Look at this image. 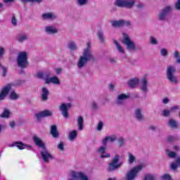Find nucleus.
Masks as SVG:
<instances>
[{
	"mask_svg": "<svg viewBox=\"0 0 180 180\" xmlns=\"http://www.w3.org/2000/svg\"><path fill=\"white\" fill-rule=\"evenodd\" d=\"M96 60L95 56H94V54H92L91 43L88 42L86 44V48L83 50L82 55L78 60L77 68L81 70V68H84V67L86 65L88 61L95 63Z\"/></svg>",
	"mask_w": 180,
	"mask_h": 180,
	"instance_id": "nucleus-1",
	"label": "nucleus"
},
{
	"mask_svg": "<svg viewBox=\"0 0 180 180\" xmlns=\"http://www.w3.org/2000/svg\"><path fill=\"white\" fill-rule=\"evenodd\" d=\"M33 141L36 146H38L39 148H41V155L44 162H50V161H51V160L53 158V155H51V153L47 150L46 146H44V143H43V141H41L40 138L36 136H33Z\"/></svg>",
	"mask_w": 180,
	"mask_h": 180,
	"instance_id": "nucleus-2",
	"label": "nucleus"
},
{
	"mask_svg": "<svg viewBox=\"0 0 180 180\" xmlns=\"http://www.w3.org/2000/svg\"><path fill=\"white\" fill-rule=\"evenodd\" d=\"M176 72V68L175 66L169 65L167 67L166 77L171 84L176 85L178 84V77L175 75Z\"/></svg>",
	"mask_w": 180,
	"mask_h": 180,
	"instance_id": "nucleus-3",
	"label": "nucleus"
},
{
	"mask_svg": "<svg viewBox=\"0 0 180 180\" xmlns=\"http://www.w3.org/2000/svg\"><path fill=\"white\" fill-rule=\"evenodd\" d=\"M143 169V165H137L129 171H128L125 174V180H134L137 178V174Z\"/></svg>",
	"mask_w": 180,
	"mask_h": 180,
	"instance_id": "nucleus-4",
	"label": "nucleus"
},
{
	"mask_svg": "<svg viewBox=\"0 0 180 180\" xmlns=\"http://www.w3.org/2000/svg\"><path fill=\"white\" fill-rule=\"evenodd\" d=\"M135 4L136 0H116L114 2L115 6H118V8H127L128 9H131Z\"/></svg>",
	"mask_w": 180,
	"mask_h": 180,
	"instance_id": "nucleus-5",
	"label": "nucleus"
},
{
	"mask_svg": "<svg viewBox=\"0 0 180 180\" xmlns=\"http://www.w3.org/2000/svg\"><path fill=\"white\" fill-rule=\"evenodd\" d=\"M17 64L20 68H26L28 65L27 62V53L26 52H20L17 57Z\"/></svg>",
	"mask_w": 180,
	"mask_h": 180,
	"instance_id": "nucleus-6",
	"label": "nucleus"
},
{
	"mask_svg": "<svg viewBox=\"0 0 180 180\" xmlns=\"http://www.w3.org/2000/svg\"><path fill=\"white\" fill-rule=\"evenodd\" d=\"M120 158V157L119 156V155H115L112 162L109 163V166L107 169L109 172H112V171H115V169H117L118 168H120V167H122L123 162H121L120 163H117L119 162Z\"/></svg>",
	"mask_w": 180,
	"mask_h": 180,
	"instance_id": "nucleus-7",
	"label": "nucleus"
},
{
	"mask_svg": "<svg viewBox=\"0 0 180 180\" xmlns=\"http://www.w3.org/2000/svg\"><path fill=\"white\" fill-rule=\"evenodd\" d=\"M122 36V43L127 46V50H129L130 51H134V50H136V45L134 44V42H133L130 39V37H129V35L127 34L123 33Z\"/></svg>",
	"mask_w": 180,
	"mask_h": 180,
	"instance_id": "nucleus-8",
	"label": "nucleus"
},
{
	"mask_svg": "<svg viewBox=\"0 0 180 180\" xmlns=\"http://www.w3.org/2000/svg\"><path fill=\"white\" fill-rule=\"evenodd\" d=\"M172 11V7L171 6H167L165 7L159 13V20H166L167 16H168L169 13H171Z\"/></svg>",
	"mask_w": 180,
	"mask_h": 180,
	"instance_id": "nucleus-9",
	"label": "nucleus"
},
{
	"mask_svg": "<svg viewBox=\"0 0 180 180\" xmlns=\"http://www.w3.org/2000/svg\"><path fill=\"white\" fill-rule=\"evenodd\" d=\"M8 147H17L19 150H32V146L26 145L22 142L15 141L8 145Z\"/></svg>",
	"mask_w": 180,
	"mask_h": 180,
	"instance_id": "nucleus-10",
	"label": "nucleus"
},
{
	"mask_svg": "<svg viewBox=\"0 0 180 180\" xmlns=\"http://www.w3.org/2000/svg\"><path fill=\"white\" fill-rule=\"evenodd\" d=\"M71 103H62L59 106V110H60L63 117H68V109H71Z\"/></svg>",
	"mask_w": 180,
	"mask_h": 180,
	"instance_id": "nucleus-11",
	"label": "nucleus"
},
{
	"mask_svg": "<svg viewBox=\"0 0 180 180\" xmlns=\"http://www.w3.org/2000/svg\"><path fill=\"white\" fill-rule=\"evenodd\" d=\"M179 105H174L169 110L164 109L162 111V116L164 117H169L171 116V113L175 112L176 110H179Z\"/></svg>",
	"mask_w": 180,
	"mask_h": 180,
	"instance_id": "nucleus-12",
	"label": "nucleus"
},
{
	"mask_svg": "<svg viewBox=\"0 0 180 180\" xmlns=\"http://www.w3.org/2000/svg\"><path fill=\"white\" fill-rule=\"evenodd\" d=\"M70 176H72V179L89 180L88 176L85 175L82 172H72Z\"/></svg>",
	"mask_w": 180,
	"mask_h": 180,
	"instance_id": "nucleus-13",
	"label": "nucleus"
},
{
	"mask_svg": "<svg viewBox=\"0 0 180 180\" xmlns=\"http://www.w3.org/2000/svg\"><path fill=\"white\" fill-rule=\"evenodd\" d=\"M11 89H12V84H8L3 87L0 94V101H3V99H5L8 94H9V91H11Z\"/></svg>",
	"mask_w": 180,
	"mask_h": 180,
	"instance_id": "nucleus-14",
	"label": "nucleus"
},
{
	"mask_svg": "<svg viewBox=\"0 0 180 180\" xmlns=\"http://www.w3.org/2000/svg\"><path fill=\"white\" fill-rule=\"evenodd\" d=\"M53 115V112L49 110H45L44 111H41L35 115L36 118L37 120H41L43 117H47L49 116H51Z\"/></svg>",
	"mask_w": 180,
	"mask_h": 180,
	"instance_id": "nucleus-15",
	"label": "nucleus"
},
{
	"mask_svg": "<svg viewBox=\"0 0 180 180\" xmlns=\"http://www.w3.org/2000/svg\"><path fill=\"white\" fill-rule=\"evenodd\" d=\"M116 140H117L116 135L108 136L102 139V144L103 146H108V143H115Z\"/></svg>",
	"mask_w": 180,
	"mask_h": 180,
	"instance_id": "nucleus-16",
	"label": "nucleus"
},
{
	"mask_svg": "<svg viewBox=\"0 0 180 180\" xmlns=\"http://www.w3.org/2000/svg\"><path fill=\"white\" fill-rule=\"evenodd\" d=\"M46 34H57L58 33V29L53 25H47L44 27Z\"/></svg>",
	"mask_w": 180,
	"mask_h": 180,
	"instance_id": "nucleus-17",
	"label": "nucleus"
},
{
	"mask_svg": "<svg viewBox=\"0 0 180 180\" xmlns=\"http://www.w3.org/2000/svg\"><path fill=\"white\" fill-rule=\"evenodd\" d=\"M130 96L126 95L125 94H121L117 96L116 104L117 105H124L126 99H129Z\"/></svg>",
	"mask_w": 180,
	"mask_h": 180,
	"instance_id": "nucleus-18",
	"label": "nucleus"
},
{
	"mask_svg": "<svg viewBox=\"0 0 180 180\" xmlns=\"http://www.w3.org/2000/svg\"><path fill=\"white\" fill-rule=\"evenodd\" d=\"M41 16L44 20H54L57 18V15L54 13H46Z\"/></svg>",
	"mask_w": 180,
	"mask_h": 180,
	"instance_id": "nucleus-19",
	"label": "nucleus"
},
{
	"mask_svg": "<svg viewBox=\"0 0 180 180\" xmlns=\"http://www.w3.org/2000/svg\"><path fill=\"white\" fill-rule=\"evenodd\" d=\"M139 82H140V80H139V78L134 77L128 80V85L129 88H136L139 86Z\"/></svg>",
	"mask_w": 180,
	"mask_h": 180,
	"instance_id": "nucleus-20",
	"label": "nucleus"
},
{
	"mask_svg": "<svg viewBox=\"0 0 180 180\" xmlns=\"http://www.w3.org/2000/svg\"><path fill=\"white\" fill-rule=\"evenodd\" d=\"M140 89L142 92H148V82L147 79L143 78L141 79Z\"/></svg>",
	"mask_w": 180,
	"mask_h": 180,
	"instance_id": "nucleus-21",
	"label": "nucleus"
},
{
	"mask_svg": "<svg viewBox=\"0 0 180 180\" xmlns=\"http://www.w3.org/2000/svg\"><path fill=\"white\" fill-rule=\"evenodd\" d=\"M45 84H54L55 85H60V79H58V77H57V76L47 77V79H46Z\"/></svg>",
	"mask_w": 180,
	"mask_h": 180,
	"instance_id": "nucleus-22",
	"label": "nucleus"
},
{
	"mask_svg": "<svg viewBox=\"0 0 180 180\" xmlns=\"http://www.w3.org/2000/svg\"><path fill=\"white\" fill-rule=\"evenodd\" d=\"M29 39L28 36L27 34L25 33H20L17 34L16 36V40L19 43H23V41H26Z\"/></svg>",
	"mask_w": 180,
	"mask_h": 180,
	"instance_id": "nucleus-23",
	"label": "nucleus"
},
{
	"mask_svg": "<svg viewBox=\"0 0 180 180\" xmlns=\"http://www.w3.org/2000/svg\"><path fill=\"white\" fill-rule=\"evenodd\" d=\"M167 126H169V127H170V129H178L179 124L174 119H169L167 122Z\"/></svg>",
	"mask_w": 180,
	"mask_h": 180,
	"instance_id": "nucleus-24",
	"label": "nucleus"
},
{
	"mask_svg": "<svg viewBox=\"0 0 180 180\" xmlns=\"http://www.w3.org/2000/svg\"><path fill=\"white\" fill-rule=\"evenodd\" d=\"M50 75H51L50 72H46L45 73H43V72H39L37 73V78H39L40 79H44L46 83V79H47Z\"/></svg>",
	"mask_w": 180,
	"mask_h": 180,
	"instance_id": "nucleus-25",
	"label": "nucleus"
},
{
	"mask_svg": "<svg viewBox=\"0 0 180 180\" xmlns=\"http://www.w3.org/2000/svg\"><path fill=\"white\" fill-rule=\"evenodd\" d=\"M135 117L139 122H143V120H144V116L141 113L140 108L135 110Z\"/></svg>",
	"mask_w": 180,
	"mask_h": 180,
	"instance_id": "nucleus-26",
	"label": "nucleus"
},
{
	"mask_svg": "<svg viewBox=\"0 0 180 180\" xmlns=\"http://www.w3.org/2000/svg\"><path fill=\"white\" fill-rule=\"evenodd\" d=\"M112 27H123L124 20H112L110 22Z\"/></svg>",
	"mask_w": 180,
	"mask_h": 180,
	"instance_id": "nucleus-27",
	"label": "nucleus"
},
{
	"mask_svg": "<svg viewBox=\"0 0 180 180\" xmlns=\"http://www.w3.org/2000/svg\"><path fill=\"white\" fill-rule=\"evenodd\" d=\"M78 130L79 131H82L84 130V117L82 116H79L77 120Z\"/></svg>",
	"mask_w": 180,
	"mask_h": 180,
	"instance_id": "nucleus-28",
	"label": "nucleus"
},
{
	"mask_svg": "<svg viewBox=\"0 0 180 180\" xmlns=\"http://www.w3.org/2000/svg\"><path fill=\"white\" fill-rule=\"evenodd\" d=\"M4 54H5V49L0 47V58H2ZM0 67H1V70H3V77H6V72L8 71V70L6 69V68L1 66V64H0Z\"/></svg>",
	"mask_w": 180,
	"mask_h": 180,
	"instance_id": "nucleus-29",
	"label": "nucleus"
},
{
	"mask_svg": "<svg viewBox=\"0 0 180 180\" xmlns=\"http://www.w3.org/2000/svg\"><path fill=\"white\" fill-rule=\"evenodd\" d=\"M49 89L46 87L42 88L41 99L42 101H47L49 99Z\"/></svg>",
	"mask_w": 180,
	"mask_h": 180,
	"instance_id": "nucleus-30",
	"label": "nucleus"
},
{
	"mask_svg": "<svg viewBox=\"0 0 180 180\" xmlns=\"http://www.w3.org/2000/svg\"><path fill=\"white\" fill-rule=\"evenodd\" d=\"M78 136V132L76 130H73L69 133L68 139L70 141L75 140Z\"/></svg>",
	"mask_w": 180,
	"mask_h": 180,
	"instance_id": "nucleus-31",
	"label": "nucleus"
},
{
	"mask_svg": "<svg viewBox=\"0 0 180 180\" xmlns=\"http://www.w3.org/2000/svg\"><path fill=\"white\" fill-rule=\"evenodd\" d=\"M114 44L115 45V47H116L117 51L120 54H124V49H123V47L122 46H120V44H119V42H117V41H116V40L114 41Z\"/></svg>",
	"mask_w": 180,
	"mask_h": 180,
	"instance_id": "nucleus-32",
	"label": "nucleus"
},
{
	"mask_svg": "<svg viewBox=\"0 0 180 180\" xmlns=\"http://www.w3.org/2000/svg\"><path fill=\"white\" fill-rule=\"evenodd\" d=\"M51 134L54 138L58 137V131H57V127L56 125H52L51 127Z\"/></svg>",
	"mask_w": 180,
	"mask_h": 180,
	"instance_id": "nucleus-33",
	"label": "nucleus"
},
{
	"mask_svg": "<svg viewBox=\"0 0 180 180\" xmlns=\"http://www.w3.org/2000/svg\"><path fill=\"white\" fill-rule=\"evenodd\" d=\"M128 163L131 165L134 164V162H136V156L133 155L131 153L128 152Z\"/></svg>",
	"mask_w": 180,
	"mask_h": 180,
	"instance_id": "nucleus-34",
	"label": "nucleus"
},
{
	"mask_svg": "<svg viewBox=\"0 0 180 180\" xmlns=\"http://www.w3.org/2000/svg\"><path fill=\"white\" fill-rule=\"evenodd\" d=\"M9 98L11 101H16L19 99V94H18L15 91H12L10 93Z\"/></svg>",
	"mask_w": 180,
	"mask_h": 180,
	"instance_id": "nucleus-35",
	"label": "nucleus"
},
{
	"mask_svg": "<svg viewBox=\"0 0 180 180\" xmlns=\"http://www.w3.org/2000/svg\"><path fill=\"white\" fill-rule=\"evenodd\" d=\"M107 147H108V145H103V146H100L97 149V153H98L99 154H105V153H106Z\"/></svg>",
	"mask_w": 180,
	"mask_h": 180,
	"instance_id": "nucleus-36",
	"label": "nucleus"
},
{
	"mask_svg": "<svg viewBox=\"0 0 180 180\" xmlns=\"http://www.w3.org/2000/svg\"><path fill=\"white\" fill-rule=\"evenodd\" d=\"M97 36L101 43H103V41H105V36L103 35V32H102L101 30L98 31L97 33Z\"/></svg>",
	"mask_w": 180,
	"mask_h": 180,
	"instance_id": "nucleus-37",
	"label": "nucleus"
},
{
	"mask_svg": "<svg viewBox=\"0 0 180 180\" xmlns=\"http://www.w3.org/2000/svg\"><path fill=\"white\" fill-rule=\"evenodd\" d=\"M176 140H178V137L174 136L169 135L167 137V143H174V141H176Z\"/></svg>",
	"mask_w": 180,
	"mask_h": 180,
	"instance_id": "nucleus-38",
	"label": "nucleus"
},
{
	"mask_svg": "<svg viewBox=\"0 0 180 180\" xmlns=\"http://www.w3.org/2000/svg\"><path fill=\"white\" fill-rule=\"evenodd\" d=\"M89 0H77V6H84L88 4Z\"/></svg>",
	"mask_w": 180,
	"mask_h": 180,
	"instance_id": "nucleus-39",
	"label": "nucleus"
},
{
	"mask_svg": "<svg viewBox=\"0 0 180 180\" xmlns=\"http://www.w3.org/2000/svg\"><path fill=\"white\" fill-rule=\"evenodd\" d=\"M68 49H70V50H77V45L75 44V42H70L68 44Z\"/></svg>",
	"mask_w": 180,
	"mask_h": 180,
	"instance_id": "nucleus-40",
	"label": "nucleus"
},
{
	"mask_svg": "<svg viewBox=\"0 0 180 180\" xmlns=\"http://www.w3.org/2000/svg\"><path fill=\"white\" fill-rule=\"evenodd\" d=\"M9 110L7 109H4L3 113L0 115V117H9Z\"/></svg>",
	"mask_w": 180,
	"mask_h": 180,
	"instance_id": "nucleus-41",
	"label": "nucleus"
},
{
	"mask_svg": "<svg viewBox=\"0 0 180 180\" xmlns=\"http://www.w3.org/2000/svg\"><path fill=\"white\" fill-rule=\"evenodd\" d=\"M161 179L162 180H172V178L171 177V175L168 174H163L161 176Z\"/></svg>",
	"mask_w": 180,
	"mask_h": 180,
	"instance_id": "nucleus-42",
	"label": "nucleus"
},
{
	"mask_svg": "<svg viewBox=\"0 0 180 180\" xmlns=\"http://www.w3.org/2000/svg\"><path fill=\"white\" fill-rule=\"evenodd\" d=\"M160 54L162 57H167L168 56V50L167 49H162L160 50Z\"/></svg>",
	"mask_w": 180,
	"mask_h": 180,
	"instance_id": "nucleus-43",
	"label": "nucleus"
},
{
	"mask_svg": "<svg viewBox=\"0 0 180 180\" xmlns=\"http://www.w3.org/2000/svg\"><path fill=\"white\" fill-rule=\"evenodd\" d=\"M167 155L169 157V158H176V153L174 151H169L167 153Z\"/></svg>",
	"mask_w": 180,
	"mask_h": 180,
	"instance_id": "nucleus-44",
	"label": "nucleus"
},
{
	"mask_svg": "<svg viewBox=\"0 0 180 180\" xmlns=\"http://www.w3.org/2000/svg\"><path fill=\"white\" fill-rule=\"evenodd\" d=\"M170 167H171L172 169H173V171H175V169H176V168H178V167H179V165H178V163L176 162H173L170 164Z\"/></svg>",
	"mask_w": 180,
	"mask_h": 180,
	"instance_id": "nucleus-45",
	"label": "nucleus"
},
{
	"mask_svg": "<svg viewBox=\"0 0 180 180\" xmlns=\"http://www.w3.org/2000/svg\"><path fill=\"white\" fill-rule=\"evenodd\" d=\"M155 177L153 174H146L143 180H155Z\"/></svg>",
	"mask_w": 180,
	"mask_h": 180,
	"instance_id": "nucleus-46",
	"label": "nucleus"
},
{
	"mask_svg": "<svg viewBox=\"0 0 180 180\" xmlns=\"http://www.w3.org/2000/svg\"><path fill=\"white\" fill-rule=\"evenodd\" d=\"M11 23L13 26H15V27L18 26V20L14 15L11 18Z\"/></svg>",
	"mask_w": 180,
	"mask_h": 180,
	"instance_id": "nucleus-47",
	"label": "nucleus"
},
{
	"mask_svg": "<svg viewBox=\"0 0 180 180\" xmlns=\"http://www.w3.org/2000/svg\"><path fill=\"white\" fill-rule=\"evenodd\" d=\"M21 2H36L37 4H41L43 0H20Z\"/></svg>",
	"mask_w": 180,
	"mask_h": 180,
	"instance_id": "nucleus-48",
	"label": "nucleus"
},
{
	"mask_svg": "<svg viewBox=\"0 0 180 180\" xmlns=\"http://www.w3.org/2000/svg\"><path fill=\"white\" fill-rule=\"evenodd\" d=\"M103 129V122H100L97 125V130L98 131H102Z\"/></svg>",
	"mask_w": 180,
	"mask_h": 180,
	"instance_id": "nucleus-49",
	"label": "nucleus"
},
{
	"mask_svg": "<svg viewBox=\"0 0 180 180\" xmlns=\"http://www.w3.org/2000/svg\"><path fill=\"white\" fill-rule=\"evenodd\" d=\"M150 43L151 44H158V41H157V39L154 37H150Z\"/></svg>",
	"mask_w": 180,
	"mask_h": 180,
	"instance_id": "nucleus-50",
	"label": "nucleus"
},
{
	"mask_svg": "<svg viewBox=\"0 0 180 180\" xmlns=\"http://www.w3.org/2000/svg\"><path fill=\"white\" fill-rule=\"evenodd\" d=\"M4 4H6V5L11 6L13 2H15V0H3Z\"/></svg>",
	"mask_w": 180,
	"mask_h": 180,
	"instance_id": "nucleus-51",
	"label": "nucleus"
},
{
	"mask_svg": "<svg viewBox=\"0 0 180 180\" xmlns=\"http://www.w3.org/2000/svg\"><path fill=\"white\" fill-rule=\"evenodd\" d=\"M58 148L60 150V151H64V143H59L58 145Z\"/></svg>",
	"mask_w": 180,
	"mask_h": 180,
	"instance_id": "nucleus-52",
	"label": "nucleus"
},
{
	"mask_svg": "<svg viewBox=\"0 0 180 180\" xmlns=\"http://www.w3.org/2000/svg\"><path fill=\"white\" fill-rule=\"evenodd\" d=\"M118 144L120 147H122L124 144V139L123 138H120L118 139Z\"/></svg>",
	"mask_w": 180,
	"mask_h": 180,
	"instance_id": "nucleus-53",
	"label": "nucleus"
},
{
	"mask_svg": "<svg viewBox=\"0 0 180 180\" xmlns=\"http://www.w3.org/2000/svg\"><path fill=\"white\" fill-rule=\"evenodd\" d=\"M91 109H93L94 110H96V109H98V104H96V102L93 101L91 103Z\"/></svg>",
	"mask_w": 180,
	"mask_h": 180,
	"instance_id": "nucleus-54",
	"label": "nucleus"
},
{
	"mask_svg": "<svg viewBox=\"0 0 180 180\" xmlns=\"http://www.w3.org/2000/svg\"><path fill=\"white\" fill-rule=\"evenodd\" d=\"M175 8L177 9V11H180V0H177V1L175 4Z\"/></svg>",
	"mask_w": 180,
	"mask_h": 180,
	"instance_id": "nucleus-55",
	"label": "nucleus"
},
{
	"mask_svg": "<svg viewBox=\"0 0 180 180\" xmlns=\"http://www.w3.org/2000/svg\"><path fill=\"white\" fill-rule=\"evenodd\" d=\"M100 158H110V153H105V155H101L100 156Z\"/></svg>",
	"mask_w": 180,
	"mask_h": 180,
	"instance_id": "nucleus-56",
	"label": "nucleus"
},
{
	"mask_svg": "<svg viewBox=\"0 0 180 180\" xmlns=\"http://www.w3.org/2000/svg\"><path fill=\"white\" fill-rule=\"evenodd\" d=\"M174 58H179V51H174Z\"/></svg>",
	"mask_w": 180,
	"mask_h": 180,
	"instance_id": "nucleus-57",
	"label": "nucleus"
},
{
	"mask_svg": "<svg viewBox=\"0 0 180 180\" xmlns=\"http://www.w3.org/2000/svg\"><path fill=\"white\" fill-rule=\"evenodd\" d=\"M109 61L111 64H116V58H110Z\"/></svg>",
	"mask_w": 180,
	"mask_h": 180,
	"instance_id": "nucleus-58",
	"label": "nucleus"
},
{
	"mask_svg": "<svg viewBox=\"0 0 180 180\" xmlns=\"http://www.w3.org/2000/svg\"><path fill=\"white\" fill-rule=\"evenodd\" d=\"M173 150L174 151H180V146L178 145H175L173 146Z\"/></svg>",
	"mask_w": 180,
	"mask_h": 180,
	"instance_id": "nucleus-59",
	"label": "nucleus"
},
{
	"mask_svg": "<svg viewBox=\"0 0 180 180\" xmlns=\"http://www.w3.org/2000/svg\"><path fill=\"white\" fill-rule=\"evenodd\" d=\"M149 130H151L152 131H155V130H157V127L154 125H150L149 127Z\"/></svg>",
	"mask_w": 180,
	"mask_h": 180,
	"instance_id": "nucleus-60",
	"label": "nucleus"
},
{
	"mask_svg": "<svg viewBox=\"0 0 180 180\" xmlns=\"http://www.w3.org/2000/svg\"><path fill=\"white\" fill-rule=\"evenodd\" d=\"M56 74L58 75V74H61V72L63 71V69L60 68H57L56 70Z\"/></svg>",
	"mask_w": 180,
	"mask_h": 180,
	"instance_id": "nucleus-61",
	"label": "nucleus"
},
{
	"mask_svg": "<svg viewBox=\"0 0 180 180\" xmlns=\"http://www.w3.org/2000/svg\"><path fill=\"white\" fill-rule=\"evenodd\" d=\"M130 25H131V23L130 22V21H125V20H124L123 26L129 27V26H130Z\"/></svg>",
	"mask_w": 180,
	"mask_h": 180,
	"instance_id": "nucleus-62",
	"label": "nucleus"
},
{
	"mask_svg": "<svg viewBox=\"0 0 180 180\" xmlns=\"http://www.w3.org/2000/svg\"><path fill=\"white\" fill-rule=\"evenodd\" d=\"M169 102V99H168V98H165L162 99V103H164L165 105H167V103H168Z\"/></svg>",
	"mask_w": 180,
	"mask_h": 180,
	"instance_id": "nucleus-63",
	"label": "nucleus"
},
{
	"mask_svg": "<svg viewBox=\"0 0 180 180\" xmlns=\"http://www.w3.org/2000/svg\"><path fill=\"white\" fill-rule=\"evenodd\" d=\"M176 162L178 164L179 167H180V157L176 159Z\"/></svg>",
	"mask_w": 180,
	"mask_h": 180,
	"instance_id": "nucleus-64",
	"label": "nucleus"
}]
</instances>
